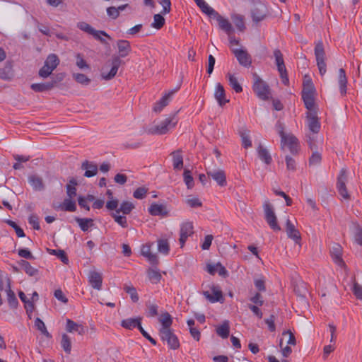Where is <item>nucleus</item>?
<instances>
[{"label":"nucleus","instance_id":"1","mask_svg":"<svg viewBox=\"0 0 362 362\" xmlns=\"http://www.w3.org/2000/svg\"><path fill=\"white\" fill-rule=\"evenodd\" d=\"M178 119L175 115H170L163 120L151 125L147 132L151 134L162 135L173 129L177 124Z\"/></svg>","mask_w":362,"mask_h":362},{"label":"nucleus","instance_id":"2","mask_svg":"<svg viewBox=\"0 0 362 362\" xmlns=\"http://www.w3.org/2000/svg\"><path fill=\"white\" fill-rule=\"evenodd\" d=\"M276 129L281 136V145L282 149H288L291 153H297L298 150V142L297 139L290 133L284 131V126L277 123Z\"/></svg>","mask_w":362,"mask_h":362},{"label":"nucleus","instance_id":"3","mask_svg":"<svg viewBox=\"0 0 362 362\" xmlns=\"http://www.w3.org/2000/svg\"><path fill=\"white\" fill-rule=\"evenodd\" d=\"M252 89L257 96L262 100H267L271 98L269 86L257 74L253 76Z\"/></svg>","mask_w":362,"mask_h":362},{"label":"nucleus","instance_id":"4","mask_svg":"<svg viewBox=\"0 0 362 362\" xmlns=\"http://www.w3.org/2000/svg\"><path fill=\"white\" fill-rule=\"evenodd\" d=\"M59 64V59L56 54H49L45 61L44 66L39 71V76L44 78H47Z\"/></svg>","mask_w":362,"mask_h":362},{"label":"nucleus","instance_id":"5","mask_svg":"<svg viewBox=\"0 0 362 362\" xmlns=\"http://www.w3.org/2000/svg\"><path fill=\"white\" fill-rule=\"evenodd\" d=\"M274 57L275 58V63L277 66V70L279 73L281 82L284 85H288L289 80H288L286 69V66L284 64L283 55H282L281 52H280V50L275 49L274 51Z\"/></svg>","mask_w":362,"mask_h":362},{"label":"nucleus","instance_id":"6","mask_svg":"<svg viewBox=\"0 0 362 362\" xmlns=\"http://www.w3.org/2000/svg\"><path fill=\"white\" fill-rule=\"evenodd\" d=\"M307 127L310 131V134H316L320 129V122H319L317 112L315 107L308 110L307 113Z\"/></svg>","mask_w":362,"mask_h":362},{"label":"nucleus","instance_id":"7","mask_svg":"<svg viewBox=\"0 0 362 362\" xmlns=\"http://www.w3.org/2000/svg\"><path fill=\"white\" fill-rule=\"evenodd\" d=\"M263 207L265 214V219L270 228L275 231L280 230L281 228L277 223L276 216L268 201H266L264 203Z\"/></svg>","mask_w":362,"mask_h":362},{"label":"nucleus","instance_id":"8","mask_svg":"<svg viewBox=\"0 0 362 362\" xmlns=\"http://www.w3.org/2000/svg\"><path fill=\"white\" fill-rule=\"evenodd\" d=\"M315 54L319 71L322 76L326 73V64L325 62V54L322 42H319L316 44L315 47Z\"/></svg>","mask_w":362,"mask_h":362},{"label":"nucleus","instance_id":"9","mask_svg":"<svg viewBox=\"0 0 362 362\" xmlns=\"http://www.w3.org/2000/svg\"><path fill=\"white\" fill-rule=\"evenodd\" d=\"M347 180V171L346 169H341L338 176L337 189L340 196L344 199H349V194L346 188V182Z\"/></svg>","mask_w":362,"mask_h":362},{"label":"nucleus","instance_id":"10","mask_svg":"<svg viewBox=\"0 0 362 362\" xmlns=\"http://www.w3.org/2000/svg\"><path fill=\"white\" fill-rule=\"evenodd\" d=\"M194 233V226L191 221H184L180 224V243L183 247L186 240Z\"/></svg>","mask_w":362,"mask_h":362},{"label":"nucleus","instance_id":"11","mask_svg":"<svg viewBox=\"0 0 362 362\" xmlns=\"http://www.w3.org/2000/svg\"><path fill=\"white\" fill-rule=\"evenodd\" d=\"M315 87H303L302 91V98L305 103V107L308 110H311L315 107V101H314V94H315Z\"/></svg>","mask_w":362,"mask_h":362},{"label":"nucleus","instance_id":"12","mask_svg":"<svg viewBox=\"0 0 362 362\" xmlns=\"http://www.w3.org/2000/svg\"><path fill=\"white\" fill-rule=\"evenodd\" d=\"M122 63L121 59L119 57H115L112 59L111 65L112 67L110 71H106L105 68H103L101 76L105 80L112 79L117 73L118 69Z\"/></svg>","mask_w":362,"mask_h":362},{"label":"nucleus","instance_id":"13","mask_svg":"<svg viewBox=\"0 0 362 362\" xmlns=\"http://www.w3.org/2000/svg\"><path fill=\"white\" fill-rule=\"evenodd\" d=\"M267 15V8L262 3H257L254 6L252 11V18L253 21L259 23L263 21Z\"/></svg>","mask_w":362,"mask_h":362},{"label":"nucleus","instance_id":"14","mask_svg":"<svg viewBox=\"0 0 362 362\" xmlns=\"http://www.w3.org/2000/svg\"><path fill=\"white\" fill-rule=\"evenodd\" d=\"M160 337L163 341H165L168 346L172 349H177L180 343L177 337L173 333L172 329L162 331L160 332Z\"/></svg>","mask_w":362,"mask_h":362},{"label":"nucleus","instance_id":"15","mask_svg":"<svg viewBox=\"0 0 362 362\" xmlns=\"http://www.w3.org/2000/svg\"><path fill=\"white\" fill-rule=\"evenodd\" d=\"M88 282L90 286L98 291L101 290L103 277L102 274L96 271H90L88 275Z\"/></svg>","mask_w":362,"mask_h":362},{"label":"nucleus","instance_id":"16","mask_svg":"<svg viewBox=\"0 0 362 362\" xmlns=\"http://www.w3.org/2000/svg\"><path fill=\"white\" fill-rule=\"evenodd\" d=\"M233 53L240 65L245 67L250 66L252 64L251 57L245 50L236 49L233 50Z\"/></svg>","mask_w":362,"mask_h":362},{"label":"nucleus","instance_id":"17","mask_svg":"<svg viewBox=\"0 0 362 362\" xmlns=\"http://www.w3.org/2000/svg\"><path fill=\"white\" fill-rule=\"evenodd\" d=\"M204 296L211 303L221 301L223 298L222 292L217 286H212L210 291L204 292Z\"/></svg>","mask_w":362,"mask_h":362},{"label":"nucleus","instance_id":"18","mask_svg":"<svg viewBox=\"0 0 362 362\" xmlns=\"http://www.w3.org/2000/svg\"><path fill=\"white\" fill-rule=\"evenodd\" d=\"M207 175L215 180L221 187L226 185V177L223 170H213L207 171Z\"/></svg>","mask_w":362,"mask_h":362},{"label":"nucleus","instance_id":"19","mask_svg":"<svg viewBox=\"0 0 362 362\" xmlns=\"http://www.w3.org/2000/svg\"><path fill=\"white\" fill-rule=\"evenodd\" d=\"M177 88L173 89L165 93L160 100L154 105L153 110L155 112H160L162 109L165 107L171 100L172 96L177 90Z\"/></svg>","mask_w":362,"mask_h":362},{"label":"nucleus","instance_id":"20","mask_svg":"<svg viewBox=\"0 0 362 362\" xmlns=\"http://www.w3.org/2000/svg\"><path fill=\"white\" fill-rule=\"evenodd\" d=\"M214 98L220 106H223L228 103V100L226 98V93L223 86L218 83L215 86Z\"/></svg>","mask_w":362,"mask_h":362},{"label":"nucleus","instance_id":"21","mask_svg":"<svg viewBox=\"0 0 362 362\" xmlns=\"http://www.w3.org/2000/svg\"><path fill=\"white\" fill-rule=\"evenodd\" d=\"M148 212L152 216H165L168 214V209L165 204L153 203L148 208Z\"/></svg>","mask_w":362,"mask_h":362},{"label":"nucleus","instance_id":"22","mask_svg":"<svg viewBox=\"0 0 362 362\" xmlns=\"http://www.w3.org/2000/svg\"><path fill=\"white\" fill-rule=\"evenodd\" d=\"M286 229L288 237L293 240L296 243H298L300 240V233L288 218L286 220Z\"/></svg>","mask_w":362,"mask_h":362},{"label":"nucleus","instance_id":"23","mask_svg":"<svg viewBox=\"0 0 362 362\" xmlns=\"http://www.w3.org/2000/svg\"><path fill=\"white\" fill-rule=\"evenodd\" d=\"M152 245L153 243L143 245L141 247V254L151 264H155L157 262L158 259L156 255L151 252Z\"/></svg>","mask_w":362,"mask_h":362},{"label":"nucleus","instance_id":"24","mask_svg":"<svg viewBox=\"0 0 362 362\" xmlns=\"http://www.w3.org/2000/svg\"><path fill=\"white\" fill-rule=\"evenodd\" d=\"M28 182L34 191H42L45 184L42 179L37 175H31L28 178Z\"/></svg>","mask_w":362,"mask_h":362},{"label":"nucleus","instance_id":"25","mask_svg":"<svg viewBox=\"0 0 362 362\" xmlns=\"http://www.w3.org/2000/svg\"><path fill=\"white\" fill-rule=\"evenodd\" d=\"M81 168L85 171L84 176L86 177H92L98 173V165L88 160H85L82 163Z\"/></svg>","mask_w":362,"mask_h":362},{"label":"nucleus","instance_id":"26","mask_svg":"<svg viewBox=\"0 0 362 362\" xmlns=\"http://www.w3.org/2000/svg\"><path fill=\"white\" fill-rule=\"evenodd\" d=\"M206 271L211 275L218 273L221 276L228 275V272L226 268L219 262L216 264H208L206 265Z\"/></svg>","mask_w":362,"mask_h":362},{"label":"nucleus","instance_id":"27","mask_svg":"<svg viewBox=\"0 0 362 362\" xmlns=\"http://www.w3.org/2000/svg\"><path fill=\"white\" fill-rule=\"evenodd\" d=\"M330 253L333 261L339 266H343L344 262L341 259L342 249L338 244H334L330 249Z\"/></svg>","mask_w":362,"mask_h":362},{"label":"nucleus","instance_id":"28","mask_svg":"<svg viewBox=\"0 0 362 362\" xmlns=\"http://www.w3.org/2000/svg\"><path fill=\"white\" fill-rule=\"evenodd\" d=\"M66 329L68 332H77L78 334H83L86 332V328L81 325L74 322L70 319L66 320Z\"/></svg>","mask_w":362,"mask_h":362},{"label":"nucleus","instance_id":"29","mask_svg":"<svg viewBox=\"0 0 362 362\" xmlns=\"http://www.w3.org/2000/svg\"><path fill=\"white\" fill-rule=\"evenodd\" d=\"M159 322L161 324L160 332L171 329L170 327L173 323V319L168 313L165 312L162 313L159 317Z\"/></svg>","mask_w":362,"mask_h":362},{"label":"nucleus","instance_id":"30","mask_svg":"<svg viewBox=\"0 0 362 362\" xmlns=\"http://www.w3.org/2000/svg\"><path fill=\"white\" fill-rule=\"evenodd\" d=\"M354 241L358 245H362V229L357 223H352L350 228Z\"/></svg>","mask_w":362,"mask_h":362},{"label":"nucleus","instance_id":"31","mask_svg":"<svg viewBox=\"0 0 362 362\" xmlns=\"http://www.w3.org/2000/svg\"><path fill=\"white\" fill-rule=\"evenodd\" d=\"M117 45L119 57H125L129 54V53L131 50V46H130V43L127 40H118L117 42Z\"/></svg>","mask_w":362,"mask_h":362},{"label":"nucleus","instance_id":"32","mask_svg":"<svg viewBox=\"0 0 362 362\" xmlns=\"http://www.w3.org/2000/svg\"><path fill=\"white\" fill-rule=\"evenodd\" d=\"M6 293L7 295V300L11 308H16L18 302L16 297L15 293L11 288L10 281L8 279L7 285L6 287Z\"/></svg>","mask_w":362,"mask_h":362},{"label":"nucleus","instance_id":"33","mask_svg":"<svg viewBox=\"0 0 362 362\" xmlns=\"http://www.w3.org/2000/svg\"><path fill=\"white\" fill-rule=\"evenodd\" d=\"M216 16V20L218 23L219 27L224 30L227 34L230 35L233 31V27L229 21L221 16L215 14Z\"/></svg>","mask_w":362,"mask_h":362},{"label":"nucleus","instance_id":"34","mask_svg":"<svg viewBox=\"0 0 362 362\" xmlns=\"http://www.w3.org/2000/svg\"><path fill=\"white\" fill-rule=\"evenodd\" d=\"M338 83L339 86V90L341 95H344L346 93V84L347 78L346 76L345 71L343 69L339 70Z\"/></svg>","mask_w":362,"mask_h":362},{"label":"nucleus","instance_id":"35","mask_svg":"<svg viewBox=\"0 0 362 362\" xmlns=\"http://www.w3.org/2000/svg\"><path fill=\"white\" fill-rule=\"evenodd\" d=\"M216 333L223 339H226L229 336L230 326L229 322L225 320L223 323L216 327Z\"/></svg>","mask_w":362,"mask_h":362},{"label":"nucleus","instance_id":"36","mask_svg":"<svg viewBox=\"0 0 362 362\" xmlns=\"http://www.w3.org/2000/svg\"><path fill=\"white\" fill-rule=\"evenodd\" d=\"M13 77L12 66L6 64L4 67L0 68V79L4 81H10Z\"/></svg>","mask_w":362,"mask_h":362},{"label":"nucleus","instance_id":"37","mask_svg":"<svg viewBox=\"0 0 362 362\" xmlns=\"http://www.w3.org/2000/svg\"><path fill=\"white\" fill-rule=\"evenodd\" d=\"M140 320V318H127L122 321L121 325L128 329H132L135 327L139 329Z\"/></svg>","mask_w":362,"mask_h":362},{"label":"nucleus","instance_id":"38","mask_svg":"<svg viewBox=\"0 0 362 362\" xmlns=\"http://www.w3.org/2000/svg\"><path fill=\"white\" fill-rule=\"evenodd\" d=\"M75 219L81 230L84 232L88 231L93 226V220L92 218L76 217Z\"/></svg>","mask_w":362,"mask_h":362},{"label":"nucleus","instance_id":"39","mask_svg":"<svg viewBox=\"0 0 362 362\" xmlns=\"http://www.w3.org/2000/svg\"><path fill=\"white\" fill-rule=\"evenodd\" d=\"M59 208L65 211L73 212L76 210V204L73 198H66L60 204Z\"/></svg>","mask_w":362,"mask_h":362},{"label":"nucleus","instance_id":"40","mask_svg":"<svg viewBox=\"0 0 362 362\" xmlns=\"http://www.w3.org/2000/svg\"><path fill=\"white\" fill-rule=\"evenodd\" d=\"M226 77L228 79L229 85L236 93L242 92L243 88L239 83L238 78L234 74L228 73Z\"/></svg>","mask_w":362,"mask_h":362},{"label":"nucleus","instance_id":"41","mask_svg":"<svg viewBox=\"0 0 362 362\" xmlns=\"http://www.w3.org/2000/svg\"><path fill=\"white\" fill-rule=\"evenodd\" d=\"M173 165L175 170H181L183 168V158L180 151L173 153Z\"/></svg>","mask_w":362,"mask_h":362},{"label":"nucleus","instance_id":"42","mask_svg":"<svg viewBox=\"0 0 362 362\" xmlns=\"http://www.w3.org/2000/svg\"><path fill=\"white\" fill-rule=\"evenodd\" d=\"M197 5L201 8L202 11L208 16L217 14V13L209 6L204 0H194Z\"/></svg>","mask_w":362,"mask_h":362},{"label":"nucleus","instance_id":"43","mask_svg":"<svg viewBox=\"0 0 362 362\" xmlns=\"http://www.w3.org/2000/svg\"><path fill=\"white\" fill-rule=\"evenodd\" d=\"M54 86V82L49 83H33L31 88L36 92H43L52 88Z\"/></svg>","mask_w":362,"mask_h":362},{"label":"nucleus","instance_id":"44","mask_svg":"<svg viewBox=\"0 0 362 362\" xmlns=\"http://www.w3.org/2000/svg\"><path fill=\"white\" fill-rule=\"evenodd\" d=\"M119 214V211H115L111 214V216L118 225L122 228H127L128 226L127 218Z\"/></svg>","mask_w":362,"mask_h":362},{"label":"nucleus","instance_id":"45","mask_svg":"<svg viewBox=\"0 0 362 362\" xmlns=\"http://www.w3.org/2000/svg\"><path fill=\"white\" fill-rule=\"evenodd\" d=\"M134 208V205L132 202L124 201L121 203L119 208L116 210V211H119V213H122L123 214H129Z\"/></svg>","mask_w":362,"mask_h":362},{"label":"nucleus","instance_id":"46","mask_svg":"<svg viewBox=\"0 0 362 362\" xmlns=\"http://www.w3.org/2000/svg\"><path fill=\"white\" fill-rule=\"evenodd\" d=\"M148 277L152 284H158L161 279V274L158 269H150L148 271Z\"/></svg>","mask_w":362,"mask_h":362},{"label":"nucleus","instance_id":"47","mask_svg":"<svg viewBox=\"0 0 362 362\" xmlns=\"http://www.w3.org/2000/svg\"><path fill=\"white\" fill-rule=\"evenodd\" d=\"M240 136L242 139V145L244 148H247L252 146L249 131L247 129H241L240 131Z\"/></svg>","mask_w":362,"mask_h":362},{"label":"nucleus","instance_id":"48","mask_svg":"<svg viewBox=\"0 0 362 362\" xmlns=\"http://www.w3.org/2000/svg\"><path fill=\"white\" fill-rule=\"evenodd\" d=\"M158 250L160 253L167 255L169 253L170 246L167 240L160 239L158 240Z\"/></svg>","mask_w":362,"mask_h":362},{"label":"nucleus","instance_id":"49","mask_svg":"<svg viewBox=\"0 0 362 362\" xmlns=\"http://www.w3.org/2000/svg\"><path fill=\"white\" fill-rule=\"evenodd\" d=\"M61 346L66 354H70L71 350V342L69 336L63 334L62 336Z\"/></svg>","mask_w":362,"mask_h":362},{"label":"nucleus","instance_id":"50","mask_svg":"<svg viewBox=\"0 0 362 362\" xmlns=\"http://www.w3.org/2000/svg\"><path fill=\"white\" fill-rule=\"evenodd\" d=\"M257 152L259 158L262 160H263L265 163L269 164L271 162L272 158L269 154L268 151H267V149L259 146L257 148Z\"/></svg>","mask_w":362,"mask_h":362},{"label":"nucleus","instance_id":"51","mask_svg":"<svg viewBox=\"0 0 362 362\" xmlns=\"http://www.w3.org/2000/svg\"><path fill=\"white\" fill-rule=\"evenodd\" d=\"M76 182L75 180H71L66 185V194L68 198H74L76 196Z\"/></svg>","mask_w":362,"mask_h":362},{"label":"nucleus","instance_id":"52","mask_svg":"<svg viewBox=\"0 0 362 362\" xmlns=\"http://www.w3.org/2000/svg\"><path fill=\"white\" fill-rule=\"evenodd\" d=\"M124 291L130 296L133 302H137L139 296L136 288L131 284L125 285L124 287Z\"/></svg>","mask_w":362,"mask_h":362},{"label":"nucleus","instance_id":"53","mask_svg":"<svg viewBox=\"0 0 362 362\" xmlns=\"http://www.w3.org/2000/svg\"><path fill=\"white\" fill-rule=\"evenodd\" d=\"M183 178L185 185L188 189H192L194 186V179L191 175L190 170L185 169L183 173Z\"/></svg>","mask_w":362,"mask_h":362},{"label":"nucleus","instance_id":"54","mask_svg":"<svg viewBox=\"0 0 362 362\" xmlns=\"http://www.w3.org/2000/svg\"><path fill=\"white\" fill-rule=\"evenodd\" d=\"M254 284L255 288L260 292L266 290L265 279L263 276L255 277L254 279Z\"/></svg>","mask_w":362,"mask_h":362},{"label":"nucleus","instance_id":"55","mask_svg":"<svg viewBox=\"0 0 362 362\" xmlns=\"http://www.w3.org/2000/svg\"><path fill=\"white\" fill-rule=\"evenodd\" d=\"M77 28L80 29L81 30L86 32L90 35H92V33L94 32L95 29L88 23L81 21L77 23Z\"/></svg>","mask_w":362,"mask_h":362},{"label":"nucleus","instance_id":"56","mask_svg":"<svg viewBox=\"0 0 362 362\" xmlns=\"http://www.w3.org/2000/svg\"><path fill=\"white\" fill-rule=\"evenodd\" d=\"M35 326L40 332H41L42 334L47 337L49 336V334L46 328L45 323L40 318H36L35 321Z\"/></svg>","mask_w":362,"mask_h":362},{"label":"nucleus","instance_id":"57","mask_svg":"<svg viewBox=\"0 0 362 362\" xmlns=\"http://www.w3.org/2000/svg\"><path fill=\"white\" fill-rule=\"evenodd\" d=\"M165 19L160 14H156L153 16V22L152 27L156 29H160L164 24Z\"/></svg>","mask_w":362,"mask_h":362},{"label":"nucleus","instance_id":"58","mask_svg":"<svg viewBox=\"0 0 362 362\" xmlns=\"http://www.w3.org/2000/svg\"><path fill=\"white\" fill-rule=\"evenodd\" d=\"M74 78L76 80V82L78 83H81L82 85H88L90 80L89 78H88L85 74H73Z\"/></svg>","mask_w":362,"mask_h":362},{"label":"nucleus","instance_id":"59","mask_svg":"<svg viewBox=\"0 0 362 362\" xmlns=\"http://www.w3.org/2000/svg\"><path fill=\"white\" fill-rule=\"evenodd\" d=\"M186 203L190 207H198L202 206L201 201L196 197H188L186 199Z\"/></svg>","mask_w":362,"mask_h":362},{"label":"nucleus","instance_id":"60","mask_svg":"<svg viewBox=\"0 0 362 362\" xmlns=\"http://www.w3.org/2000/svg\"><path fill=\"white\" fill-rule=\"evenodd\" d=\"M94 38H95L98 40H100L101 42L105 43V40L103 38V36L107 37L108 38H110V37L107 35V33L103 30H95L94 32L92 33V35Z\"/></svg>","mask_w":362,"mask_h":362},{"label":"nucleus","instance_id":"61","mask_svg":"<svg viewBox=\"0 0 362 362\" xmlns=\"http://www.w3.org/2000/svg\"><path fill=\"white\" fill-rule=\"evenodd\" d=\"M148 189L145 187L137 188L133 194L134 198L141 199L146 197Z\"/></svg>","mask_w":362,"mask_h":362},{"label":"nucleus","instance_id":"62","mask_svg":"<svg viewBox=\"0 0 362 362\" xmlns=\"http://www.w3.org/2000/svg\"><path fill=\"white\" fill-rule=\"evenodd\" d=\"M119 202L116 198L110 199L106 203V208L109 211L117 210Z\"/></svg>","mask_w":362,"mask_h":362},{"label":"nucleus","instance_id":"63","mask_svg":"<svg viewBox=\"0 0 362 362\" xmlns=\"http://www.w3.org/2000/svg\"><path fill=\"white\" fill-rule=\"evenodd\" d=\"M76 66L80 69H89L88 64L86 63V62L83 59L82 56L80 54H78L76 55Z\"/></svg>","mask_w":362,"mask_h":362},{"label":"nucleus","instance_id":"64","mask_svg":"<svg viewBox=\"0 0 362 362\" xmlns=\"http://www.w3.org/2000/svg\"><path fill=\"white\" fill-rule=\"evenodd\" d=\"M352 291L358 299L362 300V286L357 283H354L352 286Z\"/></svg>","mask_w":362,"mask_h":362}]
</instances>
